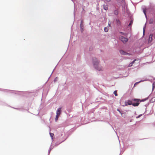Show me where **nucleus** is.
I'll return each mask as SVG.
<instances>
[{
    "label": "nucleus",
    "mask_w": 155,
    "mask_h": 155,
    "mask_svg": "<svg viewBox=\"0 0 155 155\" xmlns=\"http://www.w3.org/2000/svg\"><path fill=\"white\" fill-rule=\"evenodd\" d=\"M92 61L94 68L96 70L101 71V69L99 65L100 61L98 59L95 57H93Z\"/></svg>",
    "instance_id": "1"
},
{
    "label": "nucleus",
    "mask_w": 155,
    "mask_h": 155,
    "mask_svg": "<svg viewBox=\"0 0 155 155\" xmlns=\"http://www.w3.org/2000/svg\"><path fill=\"white\" fill-rule=\"evenodd\" d=\"M5 90L9 91L10 92L14 94L19 95H22L27 92L26 91H19L15 90H11L5 89Z\"/></svg>",
    "instance_id": "2"
},
{
    "label": "nucleus",
    "mask_w": 155,
    "mask_h": 155,
    "mask_svg": "<svg viewBox=\"0 0 155 155\" xmlns=\"http://www.w3.org/2000/svg\"><path fill=\"white\" fill-rule=\"evenodd\" d=\"M134 99H138V98H133L132 100L133 101L132 105L134 107L138 106L140 103L139 100H134Z\"/></svg>",
    "instance_id": "3"
},
{
    "label": "nucleus",
    "mask_w": 155,
    "mask_h": 155,
    "mask_svg": "<svg viewBox=\"0 0 155 155\" xmlns=\"http://www.w3.org/2000/svg\"><path fill=\"white\" fill-rule=\"evenodd\" d=\"M119 38L120 40L124 44L128 40V39L127 38L122 35H119Z\"/></svg>",
    "instance_id": "4"
},
{
    "label": "nucleus",
    "mask_w": 155,
    "mask_h": 155,
    "mask_svg": "<svg viewBox=\"0 0 155 155\" xmlns=\"http://www.w3.org/2000/svg\"><path fill=\"white\" fill-rule=\"evenodd\" d=\"M75 128L74 127L73 128H72L68 132V134H67V135L66 137V138H65V139L64 140L62 141L60 143H62V142H64L65 140H66V139L75 130Z\"/></svg>",
    "instance_id": "5"
},
{
    "label": "nucleus",
    "mask_w": 155,
    "mask_h": 155,
    "mask_svg": "<svg viewBox=\"0 0 155 155\" xmlns=\"http://www.w3.org/2000/svg\"><path fill=\"white\" fill-rule=\"evenodd\" d=\"M149 10L151 14L153 15H155V6H151L149 8Z\"/></svg>",
    "instance_id": "6"
},
{
    "label": "nucleus",
    "mask_w": 155,
    "mask_h": 155,
    "mask_svg": "<svg viewBox=\"0 0 155 155\" xmlns=\"http://www.w3.org/2000/svg\"><path fill=\"white\" fill-rule=\"evenodd\" d=\"M133 101L132 100H128L125 102V106H128V105H132Z\"/></svg>",
    "instance_id": "7"
},
{
    "label": "nucleus",
    "mask_w": 155,
    "mask_h": 155,
    "mask_svg": "<svg viewBox=\"0 0 155 155\" xmlns=\"http://www.w3.org/2000/svg\"><path fill=\"white\" fill-rule=\"evenodd\" d=\"M115 20L117 26L119 27H121V23L120 20L118 18H116Z\"/></svg>",
    "instance_id": "8"
},
{
    "label": "nucleus",
    "mask_w": 155,
    "mask_h": 155,
    "mask_svg": "<svg viewBox=\"0 0 155 155\" xmlns=\"http://www.w3.org/2000/svg\"><path fill=\"white\" fill-rule=\"evenodd\" d=\"M133 19L131 17L129 18V21H130V23L128 25V28L131 27L133 24Z\"/></svg>",
    "instance_id": "9"
},
{
    "label": "nucleus",
    "mask_w": 155,
    "mask_h": 155,
    "mask_svg": "<svg viewBox=\"0 0 155 155\" xmlns=\"http://www.w3.org/2000/svg\"><path fill=\"white\" fill-rule=\"evenodd\" d=\"M62 107H59L58 109L56 111V114L57 115H60L61 113V109Z\"/></svg>",
    "instance_id": "10"
},
{
    "label": "nucleus",
    "mask_w": 155,
    "mask_h": 155,
    "mask_svg": "<svg viewBox=\"0 0 155 155\" xmlns=\"http://www.w3.org/2000/svg\"><path fill=\"white\" fill-rule=\"evenodd\" d=\"M136 61H137V63H138L139 62V60L138 59H135L131 63H130L129 65V67H131L133 64L135 63Z\"/></svg>",
    "instance_id": "11"
},
{
    "label": "nucleus",
    "mask_w": 155,
    "mask_h": 155,
    "mask_svg": "<svg viewBox=\"0 0 155 155\" xmlns=\"http://www.w3.org/2000/svg\"><path fill=\"white\" fill-rule=\"evenodd\" d=\"M142 9L143 12L145 15L146 19L147 20L148 18H147V16L146 14V9L145 8H143V7H142Z\"/></svg>",
    "instance_id": "12"
},
{
    "label": "nucleus",
    "mask_w": 155,
    "mask_h": 155,
    "mask_svg": "<svg viewBox=\"0 0 155 155\" xmlns=\"http://www.w3.org/2000/svg\"><path fill=\"white\" fill-rule=\"evenodd\" d=\"M155 22V17L151 18L150 19L149 23L150 24H153L154 22Z\"/></svg>",
    "instance_id": "13"
},
{
    "label": "nucleus",
    "mask_w": 155,
    "mask_h": 155,
    "mask_svg": "<svg viewBox=\"0 0 155 155\" xmlns=\"http://www.w3.org/2000/svg\"><path fill=\"white\" fill-rule=\"evenodd\" d=\"M148 98H149V96L145 98L142 99H134V100H139V102L140 103V102H144V101H146V100H147L148 99Z\"/></svg>",
    "instance_id": "14"
},
{
    "label": "nucleus",
    "mask_w": 155,
    "mask_h": 155,
    "mask_svg": "<svg viewBox=\"0 0 155 155\" xmlns=\"http://www.w3.org/2000/svg\"><path fill=\"white\" fill-rule=\"evenodd\" d=\"M80 28L81 32H83L84 31V26L83 24H80Z\"/></svg>",
    "instance_id": "15"
},
{
    "label": "nucleus",
    "mask_w": 155,
    "mask_h": 155,
    "mask_svg": "<svg viewBox=\"0 0 155 155\" xmlns=\"http://www.w3.org/2000/svg\"><path fill=\"white\" fill-rule=\"evenodd\" d=\"M113 13L115 15L117 16L119 14V12L117 10H115L114 11Z\"/></svg>",
    "instance_id": "16"
},
{
    "label": "nucleus",
    "mask_w": 155,
    "mask_h": 155,
    "mask_svg": "<svg viewBox=\"0 0 155 155\" xmlns=\"http://www.w3.org/2000/svg\"><path fill=\"white\" fill-rule=\"evenodd\" d=\"M119 33H120L125 36H126L127 35V33H125V32H121V31L119 32Z\"/></svg>",
    "instance_id": "17"
},
{
    "label": "nucleus",
    "mask_w": 155,
    "mask_h": 155,
    "mask_svg": "<svg viewBox=\"0 0 155 155\" xmlns=\"http://www.w3.org/2000/svg\"><path fill=\"white\" fill-rule=\"evenodd\" d=\"M125 51L124 50H122V49H120L119 50V52H120V53L121 55H124V54Z\"/></svg>",
    "instance_id": "18"
},
{
    "label": "nucleus",
    "mask_w": 155,
    "mask_h": 155,
    "mask_svg": "<svg viewBox=\"0 0 155 155\" xmlns=\"http://www.w3.org/2000/svg\"><path fill=\"white\" fill-rule=\"evenodd\" d=\"M121 115L122 117L125 118L126 116V112H122Z\"/></svg>",
    "instance_id": "19"
},
{
    "label": "nucleus",
    "mask_w": 155,
    "mask_h": 155,
    "mask_svg": "<svg viewBox=\"0 0 155 155\" xmlns=\"http://www.w3.org/2000/svg\"><path fill=\"white\" fill-rule=\"evenodd\" d=\"M49 134L51 137V139L53 140V138H54V134L53 133L50 132Z\"/></svg>",
    "instance_id": "20"
},
{
    "label": "nucleus",
    "mask_w": 155,
    "mask_h": 155,
    "mask_svg": "<svg viewBox=\"0 0 155 155\" xmlns=\"http://www.w3.org/2000/svg\"><path fill=\"white\" fill-rule=\"evenodd\" d=\"M103 8L104 10L107 11L108 9V7L107 5H103Z\"/></svg>",
    "instance_id": "21"
},
{
    "label": "nucleus",
    "mask_w": 155,
    "mask_h": 155,
    "mask_svg": "<svg viewBox=\"0 0 155 155\" xmlns=\"http://www.w3.org/2000/svg\"><path fill=\"white\" fill-rule=\"evenodd\" d=\"M104 31L105 32H107L108 31V30H109V29H108V27H104Z\"/></svg>",
    "instance_id": "22"
},
{
    "label": "nucleus",
    "mask_w": 155,
    "mask_h": 155,
    "mask_svg": "<svg viewBox=\"0 0 155 155\" xmlns=\"http://www.w3.org/2000/svg\"><path fill=\"white\" fill-rule=\"evenodd\" d=\"M155 88V82H154L153 83V84H152V91H153V90Z\"/></svg>",
    "instance_id": "23"
},
{
    "label": "nucleus",
    "mask_w": 155,
    "mask_h": 155,
    "mask_svg": "<svg viewBox=\"0 0 155 155\" xmlns=\"http://www.w3.org/2000/svg\"><path fill=\"white\" fill-rule=\"evenodd\" d=\"M155 101V99L154 97L152 98L150 101V102L151 103L154 102Z\"/></svg>",
    "instance_id": "24"
},
{
    "label": "nucleus",
    "mask_w": 155,
    "mask_h": 155,
    "mask_svg": "<svg viewBox=\"0 0 155 155\" xmlns=\"http://www.w3.org/2000/svg\"><path fill=\"white\" fill-rule=\"evenodd\" d=\"M52 149V148L51 147V146H50V147L49 148V150L48 151V155H49L50 153V152H51V151Z\"/></svg>",
    "instance_id": "25"
},
{
    "label": "nucleus",
    "mask_w": 155,
    "mask_h": 155,
    "mask_svg": "<svg viewBox=\"0 0 155 155\" xmlns=\"http://www.w3.org/2000/svg\"><path fill=\"white\" fill-rule=\"evenodd\" d=\"M146 80H141L140 81H139V82H136L134 84V86H135L138 83H139L140 82H142L143 81H145Z\"/></svg>",
    "instance_id": "26"
},
{
    "label": "nucleus",
    "mask_w": 155,
    "mask_h": 155,
    "mask_svg": "<svg viewBox=\"0 0 155 155\" xmlns=\"http://www.w3.org/2000/svg\"><path fill=\"white\" fill-rule=\"evenodd\" d=\"M59 116L58 115H56V117H55V121L56 122L58 119V118L59 117Z\"/></svg>",
    "instance_id": "27"
},
{
    "label": "nucleus",
    "mask_w": 155,
    "mask_h": 155,
    "mask_svg": "<svg viewBox=\"0 0 155 155\" xmlns=\"http://www.w3.org/2000/svg\"><path fill=\"white\" fill-rule=\"evenodd\" d=\"M146 111H145V112L144 113V114H140L139 115H138L136 117V118H138L139 117H141L143 114L146 112Z\"/></svg>",
    "instance_id": "28"
},
{
    "label": "nucleus",
    "mask_w": 155,
    "mask_h": 155,
    "mask_svg": "<svg viewBox=\"0 0 155 155\" xmlns=\"http://www.w3.org/2000/svg\"><path fill=\"white\" fill-rule=\"evenodd\" d=\"M114 94L115 95V96H117L118 95V94L117 93V91L116 90H115L114 91Z\"/></svg>",
    "instance_id": "29"
},
{
    "label": "nucleus",
    "mask_w": 155,
    "mask_h": 155,
    "mask_svg": "<svg viewBox=\"0 0 155 155\" xmlns=\"http://www.w3.org/2000/svg\"><path fill=\"white\" fill-rule=\"evenodd\" d=\"M117 110L121 114H122V113L123 112V111L121 110L120 109L117 108Z\"/></svg>",
    "instance_id": "30"
},
{
    "label": "nucleus",
    "mask_w": 155,
    "mask_h": 155,
    "mask_svg": "<svg viewBox=\"0 0 155 155\" xmlns=\"http://www.w3.org/2000/svg\"><path fill=\"white\" fill-rule=\"evenodd\" d=\"M58 77H55V78H54V82H56V81H58Z\"/></svg>",
    "instance_id": "31"
},
{
    "label": "nucleus",
    "mask_w": 155,
    "mask_h": 155,
    "mask_svg": "<svg viewBox=\"0 0 155 155\" xmlns=\"http://www.w3.org/2000/svg\"><path fill=\"white\" fill-rule=\"evenodd\" d=\"M145 27H146V24H145L144 26L143 27V35H144L145 33Z\"/></svg>",
    "instance_id": "32"
},
{
    "label": "nucleus",
    "mask_w": 155,
    "mask_h": 155,
    "mask_svg": "<svg viewBox=\"0 0 155 155\" xmlns=\"http://www.w3.org/2000/svg\"><path fill=\"white\" fill-rule=\"evenodd\" d=\"M1 104L4 106H6L7 105V104L6 103L4 102L1 103Z\"/></svg>",
    "instance_id": "33"
},
{
    "label": "nucleus",
    "mask_w": 155,
    "mask_h": 155,
    "mask_svg": "<svg viewBox=\"0 0 155 155\" xmlns=\"http://www.w3.org/2000/svg\"><path fill=\"white\" fill-rule=\"evenodd\" d=\"M131 54L130 53H128L126 52V54H125V55H130Z\"/></svg>",
    "instance_id": "34"
},
{
    "label": "nucleus",
    "mask_w": 155,
    "mask_h": 155,
    "mask_svg": "<svg viewBox=\"0 0 155 155\" xmlns=\"http://www.w3.org/2000/svg\"><path fill=\"white\" fill-rule=\"evenodd\" d=\"M152 112L151 113H150V114H152L153 113V108H152V109H151V110H150V112Z\"/></svg>",
    "instance_id": "35"
},
{
    "label": "nucleus",
    "mask_w": 155,
    "mask_h": 155,
    "mask_svg": "<svg viewBox=\"0 0 155 155\" xmlns=\"http://www.w3.org/2000/svg\"><path fill=\"white\" fill-rule=\"evenodd\" d=\"M83 22H84L83 20H81V23L80 24H83Z\"/></svg>",
    "instance_id": "36"
},
{
    "label": "nucleus",
    "mask_w": 155,
    "mask_h": 155,
    "mask_svg": "<svg viewBox=\"0 0 155 155\" xmlns=\"http://www.w3.org/2000/svg\"><path fill=\"white\" fill-rule=\"evenodd\" d=\"M63 134H59V136L60 137H61L62 136Z\"/></svg>",
    "instance_id": "37"
},
{
    "label": "nucleus",
    "mask_w": 155,
    "mask_h": 155,
    "mask_svg": "<svg viewBox=\"0 0 155 155\" xmlns=\"http://www.w3.org/2000/svg\"><path fill=\"white\" fill-rule=\"evenodd\" d=\"M106 108V107H102V109H105Z\"/></svg>",
    "instance_id": "38"
},
{
    "label": "nucleus",
    "mask_w": 155,
    "mask_h": 155,
    "mask_svg": "<svg viewBox=\"0 0 155 155\" xmlns=\"http://www.w3.org/2000/svg\"><path fill=\"white\" fill-rule=\"evenodd\" d=\"M149 104V103L146 104L145 105V106L147 107V106H148Z\"/></svg>",
    "instance_id": "39"
},
{
    "label": "nucleus",
    "mask_w": 155,
    "mask_h": 155,
    "mask_svg": "<svg viewBox=\"0 0 155 155\" xmlns=\"http://www.w3.org/2000/svg\"><path fill=\"white\" fill-rule=\"evenodd\" d=\"M56 68V67H55V68H54V69L53 70V71L51 74V75L52 74L53 72V71H54V70Z\"/></svg>",
    "instance_id": "40"
},
{
    "label": "nucleus",
    "mask_w": 155,
    "mask_h": 155,
    "mask_svg": "<svg viewBox=\"0 0 155 155\" xmlns=\"http://www.w3.org/2000/svg\"><path fill=\"white\" fill-rule=\"evenodd\" d=\"M69 112H70L71 111V110H69V109H68L67 110Z\"/></svg>",
    "instance_id": "41"
},
{
    "label": "nucleus",
    "mask_w": 155,
    "mask_h": 155,
    "mask_svg": "<svg viewBox=\"0 0 155 155\" xmlns=\"http://www.w3.org/2000/svg\"><path fill=\"white\" fill-rule=\"evenodd\" d=\"M121 2H124V0H121Z\"/></svg>",
    "instance_id": "42"
},
{
    "label": "nucleus",
    "mask_w": 155,
    "mask_h": 155,
    "mask_svg": "<svg viewBox=\"0 0 155 155\" xmlns=\"http://www.w3.org/2000/svg\"><path fill=\"white\" fill-rule=\"evenodd\" d=\"M106 1H107V2H109L110 1V0H105Z\"/></svg>",
    "instance_id": "43"
},
{
    "label": "nucleus",
    "mask_w": 155,
    "mask_h": 155,
    "mask_svg": "<svg viewBox=\"0 0 155 155\" xmlns=\"http://www.w3.org/2000/svg\"><path fill=\"white\" fill-rule=\"evenodd\" d=\"M126 51H125L124 55H125V54H126Z\"/></svg>",
    "instance_id": "44"
},
{
    "label": "nucleus",
    "mask_w": 155,
    "mask_h": 155,
    "mask_svg": "<svg viewBox=\"0 0 155 155\" xmlns=\"http://www.w3.org/2000/svg\"><path fill=\"white\" fill-rule=\"evenodd\" d=\"M108 25L110 26V25L109 24H108Z\"/></svg>",
    "instance_id": "45"
},
{
    "label": "nucleus",
    "mask_w": 155,
    "mask_h": 155,
    "mask_svg": "<svg viewBox=\"0 0 155 155\" xmlns=\"http://www.w3.org/2000/svg\"><path fill=\"white\" fill-rule=\"evenodd\" d=\"M51 75L49 77V78H48V79H49V78H50V77H51Z\"/></svg>",
    "instance_id": "46"
},
{
    "label": "nucleus",
    "mask_w": 155,
    "mask_h": 155,
    "mask_svg": "<svg viewBox=\"0 0 155 155\" xmlns=\"http://www.w3.org/2000/svg\"><path fill=\"white\" fill-rule=\"evenodd\" d=\"M13 108H15V109H18V108H15L14 107H13Z\"/></svg>",
    "instance_id": "47"
},
{
    "label": "nucleus",
    "mask_w": 155,
    "mask_h": 155,
    "mask_svg": "<svg viewBox=\"0 0 155 155\" xmlns=\"http://www.w3.org/2000/svg\"><path fill=\"white\" fill-rule=\"evenodd\" d=\"M121 152H120L119 155H121Z\"/></svg>",
    "instance_id": "48"
},
{
    "label": "nucleus",
    "mask_w": 155,
    "mask_h": 155,
    "mask_svg": "<svg viewBox=\"0 0 155 155\" xmlns=\"http://www.w3.org/2000/svg\"><path fill=\"white\" fill-rule=\"evenodd\" d=\"M83 10H84V8H83Z\"/></svg>",
    "instance_id": "49"
},
{
    "label": "nucleus",
    "mask_w": 155,
    "mask_h": 155,
    "mask_svg": "<svg viewBox=\"0 0 155 155\" xmlns=\"http://www.w3.org/2000/svg\"><path fill=\"white\" fill-rule=\"evenodd\" d=\"M84 1H85V0H83Z\"/></svg>",
    "instance_id": "50"
},
{
    "label": "nucleus",
    "mask_w": 155,
    "mask_h": 155,
    "mask_svg": "<svg viewBox=\"0 0 155 155\" xmlns=\"http://www.w3.org/2000/svg\"><path fill=\"white\" fill-rule=\"evenodd\" d=\"M155 79V78H154V79Z\"/></svg>",
    "instance_id": "51"
}]
</instances>
